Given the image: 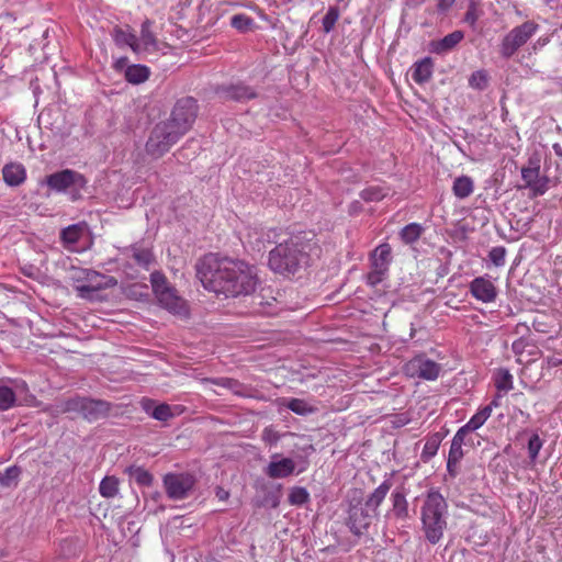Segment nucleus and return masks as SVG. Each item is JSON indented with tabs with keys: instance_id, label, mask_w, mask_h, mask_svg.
Wrapping results in <instances>:
<instances>
[{
	"instance_id": "1",
	"label": "nucleus",
	"mask_w": 562,
	"mask_h": 562,
	"mask_svg": "<svg viewBox=\"0 0 562 562\" xmlns=\"http://www.w3.org/2000/svg\"><path fill=\"white\" fill-rule=\"evenodd\" d=\"M196 273L203 286L226 297L252 293L258 283L256 268L243 260L204 256L196 266Z\"/></svg>"
},
{
	"instance_id": "2",
	"label": "nucleus",
	"mask_w": 562,
	"mask_h": 562,
	"mask_svg": "<svg viewBox=\"0 0 562 562\" xmlns=\"http://www.w3.org/2000/svg\"><path fill=\"white\" fill-rule=\"evenodd\" d=\"M312 245L293 236L277 245L269 254V267L277 273L290 276L310 265Z\"/></svg>"
},
{
	"instance_id": "3",
	"label": "nucleus",
	"mask_w": 562,
	"mask_h": 562,
	"mask_svg": "<svg viewBox=\"0 0 562 562\" xmlns=\"http://www.w3.org/2000/svg\"><path fill=\"white\" fill-rule=\"evenodd\" d=\"M420 522L425 539L437 544L448 526V503L439 491L431 488L426 493L420 507Z\"/></svg>"
},
{
	"instance_id": "4",
	"label": "nucleus",
	"mask_w": 562,
	"mask_h": 562,
	"mask_svg": "<svg viewBox=\"0 0 562 562\" xmlns=\"http://www.w3.org/2000/svg\"><path fill=\"white\" fill-rule=\"evenodd\" d=\"M150 282L154 293L162 307L176 315L186 316L188 314L186 301L177 294L161 272H153L150 274Z\"/></svg>"
},
{
	"instance_id": "5",
	"label": "nucleus",
	"mask_w": 562,
	"mask_h": 562,
	"mask_svg": "<svg viewBox=\"0 0 562 562\" xmlns=\"http://www.w3.org/2000/svg\"><path fill=\"white\" fill-rule=\"evenodd\" d=\"M60 411L63 413H75L89 422H94L109 414L110 404L101 400L75 397L64 402Z\"/></svg>"
},
{
	"instance_id": "6",
	"label": "nucleus",
	"mask_w": 562,
	"mask_h": 562,
	"mask_svg": "<svg viewBox=\"0 0 562 562\" xmlns=\"http://www.w3.org/2000/svg\"><path fill=\"white\" fill-rule=\"evenodd\" d=\"M539 25L533 21L515 26L502 40L501 55L505 58L512 57L521 46H524L538 31Z\"/></svg>"
},
{
	"instance_id": "7",
	"label": "nucleus",
	"mask_w": 562,
	"mask_h": 562,
	"mask_svg": "<svg viewBox=\"0 0 562 562\" xmlns=\"http://www.w3.org/2000/svg\"><path fill=\"white\" fill-rule=\"evenodd\" d=\"M392 262V248L387 243L380 244L370 255V271L366 280L370 286L381 283L389 274Z\"/></svg>"
},
{
	"instance_id": "8",
	"label": "nucleus",
	"mask_w": 562,
	"mask_h": 562,
	"mask_svg": "<svg viewBox=\"0 0 562 562\" xmlns=\"http://www.w3.org/2000/svg\"><path fill=\"white\" fill-rule=\"evenodd\" d=\"M196 111V101L193 98H183L176 103L171 116L166 123L180 136H183L192 126Z\"/></svg>"
},
{
	"instance_id": "9",
	"label": "nucleus",
	"mask_w": 562,
	"mask_h": 562,
	"mask_svg": "<svg viewBox=\"0 0 562 562\" xmlns=\"http://www.w3.org/2000/svg\"><path fill=\"white\" fill-rule=\"evenodd\" d=\"M181 136L166 122L155 126L147 143L146 151L153 157H160L176 144Z\"/></svg>"
},
{
	"instance_id": "10",
	"label": "nucleus",
	"mask_w": 562,
	"mask_h": 562,
	"mask_svg": "<svg viewBox=\"0 0 562 562\" xmlns=\"http://www.w3.org/2000/svg\"><path fill=\"white\" fill-rule=\"evenodd\" d=\"M44 182L55 192H65L67 190L79 192L87 184L85 177L71 169H64L52 173L45 178Z\"/></svg>"
},
{
	"instance_id": "11",
	"label": "nucleus",
	"mask_w": 562,
	"mask_h": 562,
	"mask_svg": "<svg viewBox=\"0 0 562 562\" xmlns=\"http://www.w3.org/2000/svg\"><path fill=\"white\" fill-rule=\"evenodd\" d=\"M404 372L409 378L435 381L440 375L441 366L425 355H417L405 363Z\"/></svg>"
},
{
	"instance_id": "12",
	"label": "nucleus",
	"mask_w": 562,
	"mask_h": 562,
	"mask_svg": "<svg viewBox=\"0 0 562 562\" xmlns=\"http://www.w3.org/2000/svg\"><path fill=\"white\" fill-rule=\"evenodd\" d=\"M27 384L23 380H0V411H8L16 405L19 396L26 394Z\"/></svg>"
},
{
	"instance_id": "13",
	"label": "nucleus",
	"mask_w": 562,
	"mask_h": 562,
	"mask_svg": "<svg viewBox=\"0 0 562 562\" xmlns=\"http://www.w3.org/2000/svg\"><path fill=\"white\" fill-rule=\"evenodd\" d=\"M167 495L172 499H183L194 486V477L184 473H169L164 477Z\"/></svg>"
},
{
	"instance_id": "14",
	"label": "nucleus",
	"mask_w": 562,
	"mask_h": 562,
	"mask_svg": "<svg viewBox=\"0 0 562 562\" xmlns=\"http://www.w3.org/2000/svg\"><path fill=\"white\" fill-rule=\"evenodd\" d=\"M374 517L376 516L359 501L349 506L347 526L353 535L361 536L370 527Z\"/></svg>"
},
{
	"instance_id": "15",
	"label": "nucleus",
	"mask_w": 562,
	"mask_h": 562,
	"mask_svg": "<svg viewBox=\"0 0 562 562\" xmlns=\"http://www.w3.org/2000/svg\"><path fill=\"white\" fill-rule=\"evenodd\" d=\"M469 291L482 303H492L497 297V289L487 276L474 278L469 284Z\"/></svg>"
},
{
	"instance_id": "16",
	"label": "nucleus",
	"mask_w": 562,
	"mask_h": 562,
	"mask_svg": "<svg viewBox=\"0 0 562 562\" xmlns=\"http://www.w3.org/2000/svg\"><path fill=\"white\" fill-rule=\"evenodd\" d=\"M295 471V462L291 458H281L280 454L271 456V461L266 469V474L271 479H283Z\"/></svg>"
},
{
	"instance_id": "17",
	"label": "nucleus",
	"mask_w": 562,
	"mask_h": 562,
	"mask_svg": "<svg viewBox=\"0 0 562 562\" xmlns=\"http://www.w3.org/2000/svg\"><path fill=\"white\" fill-rule=\"evenodd\" d=\"M140 405L148 415L160 422H167L180 413L179 406H170L166 403L157 405L156 402L150 398H143Z\"/></svg>"
},
{
	"instance_id": "18",
	"label": "nucleus",
	"mask_w": 562,
	"mask_h": 562,
	"mask_svg": "<svg viewBox=\"0 0 562 562\" xmlns=\"http://www.w3.org/2000/svg\"><path fill=\"white\" fill-rule=\"evenodd\" d=\"M72 279L76 282L81 281L87 285H102V290L115 284L113 278L87 269H76L74 271Z\"/></svg>"
},
{
	"instance_id": "19",
	"label": "nucleus",
	"mask_w": 562,
	"mask_h": 562,
	"mask_svg": "<svg viewBox=\"0 0 562 562\" xmlns=\"http://www.w3.org/2000/svg\"><path fill=\"white\" fill-rule=\"evenodd\" d=\"M464 37L462 31H453L439 41H432L429 45L430 52L442 55L454 48Z\"/></svg>"
},
{
	"instance_id": "20",
	"label": "nucleus",
	"mask_w": 562,
	"mask_h": 562,
	"mask_svg": "<svg viewBox=\"0 0 562 562\" xmlns=\"http://www.w3.org/2000/svg\"><path fill=\"white\" fill-rule=\"evenodd\" d=\"M392 487L391 480H384L367 498L366 506L373 513L379 515V507L385 499Z\"/></svg>"
},
{
	"instance_id": "21",
	"label": "nucleus",
	"mask_w": 562,
	"mask_h": 562,
	"mask_svg": "<svg viewBox=\"0 0 562 562\" xmlns=\"http://www.w3.org/2000/svg\"><path fill=\"white\" fill-rule=\"evenodd\" d=\"M113 40L117 46H128L134 53L139 54L138 37L131 31L130 26L125 29L116 27L113 32Z\"/></svg>"
},
{
	"instance_id": "22",
	"label": "nucleus",
	"mask_w": 562,
	"mask_h": 562,
	"mask_svg": "<svg viewBox=\"0 0 562 562\" xmlns=\"http://www.w3.org/2000/svg\"><path fill=\"white\" fill-rule=\"evenodd\" d=\"M139 53L143 52H156L158 49V42L154 33L151 32V22L145 20L140 26Z\"/></svg>"
},
{
	"instance_id": "23",
	"label": "nucleus",
	"mask_w": 562,
	"mask_h": 562,
	"mask_svg": "<svg viewBox=\"0 0 562 562\" xmlns=\"http://www.w3.org/2000/svg\"><path fill=\"white\" fill-rule=\"evenodd\" d=\"M434 71V63L430 57H425L413 66L412 78L417 83L429 81Z\"/></svg>"
},
{
	"instance_id": "24",
	"label": "nucleus",
	"mask_w": 562,
	"mask_h": 562,
	"mask_svg": "<svg viewBox=\"0 0 562 562\" xmlns=\"http://www.w3.org/2000/svg\"><path fill=\"white\" fill-rule=\"evenodd\" d=\"M491 415H492V405H486V406L480 408L470 418V420L464 426H462L459 430L467 436V434L481 428L485 424V422L491 417Z\"/></svg>"
},
{
	"instance_id": "25",
	"label": "nucleus",
	"mask_w": 562,
	"mask_h": 562,
	"mask_svg": "<svg viewBox=\"0 0 562 562\" xmlns=\"http://www.w3.org/2000/svg\"><path fill=\"white\" fill-rule=\"evenodd\" d=\"M2 176L7 184L11 187L19 186L25 180V168L21 164L5 165L2 169Z\"/></svg>"
},
{
	"instance_id": "26",
	"label": "nucleus",
	"mask_w": 562,
	"mask_h": 562,
	"mask_svg": "<svg viewBox=\"0 0 562 562\" xmlns=\"http://www.w3.org/2000/svg\"><path fill=\"white\" fill-rule=\"evenodd\" d=\"M391 514H393L398 519H406L408 517V503L403 490L397 488L393 491V493L391 494Z\"/></svg>"
},
{
	"instance_id": "27",
	"label": "nucleus",
	"mask_w": 562,
	"mask_h": 562,
	"mask_svg": "<svg viewBox=\"0 0 562 562\" xmlns=\"http://www.w3.org/2000/svg\"><path fill=\"white\" fill-rule=\"evenodd\" d=\"M82 235L83 227L79 224H74L61 231L60 238L67 249L75 250V247Z\"/></svg>"
},
{
	"instance_id": "28",
	"label": "nucleus",
	"mask_w": 562,
	"mask_h": 562,
	"mask_svg": "<svg viewBox=\"0 0 562 562\" xmlns=\"http://www.w3.org/2000/svg\"><path fill=\"white\" fill-rule=\"evenodd\" d=\"M474 191V182L468 176L457 177L452 184V192L458 199H465Z\"/></svg>"
},
{
	"instance_id": "29",
	"label": "nucleus",
	"mask_w": 562,
	"mask_h": 562,
	"mask_svg": "<svg viewBox=\"0 0 562 562\" xmlns=\"http://www.w3.org/2000/svg\"><path fill=\"white\" fill-rule=\"evenodd\" d=\"M149 75V68L144 65H131L125 69V79L133 85L145 82Z\"/></svg>"
},
{
	"instance_id": "30",
	"label": "nucleus",
	"mask_w": 562,
	"mask_h": 562,
	"mask_svg": "<svg viewBox=\"0 0 562 562\" xmlns=\"http://www.w3.org/2000/svg\"><path fill=\"white\" fill-rule=\"evenodd\" d=\"M465 435L460 430L457 431L454 437L452 438L449 457H448V469L451 468L452 464H457L463 457L462 445L464 442Z\"/></svg>"
},
{
	"instance_id": "31",
	"label": "nucleus",
	"mask_w": 562,
	"mask_h": 562,
	"mask_svg": "<svg viewBox=\"0 0 562 562\" xmlns=\"http://www.w3.org/2000/svg\"><path fill=\"white\" fill-rule=\"evenodd\" d=\"M75 290L80 299L98 301L100 300V291L102 290V285H87L80 281L75 285Z\"/></svg>"
},
{
	"instance_id": "32",
	"label": "nucleus",
	"mask_w": 562,
	"mask_h": 562,
	"mask_svg": "<svg viewBox=\"0 0 562 562\" xmlns=\"http://www.w3.org/2000/svg\"><path fill=\"white\" fill-rule=\"evenodd\" d=\"M424 232V227L418 223H411L402 228L400 232L401 239L405 244H413L417 241Z\"/></svg>"
},
{
	"instance_id": "33",
	"label": "nucleus",
	"mask_w": 562,
	"mask_h": 562,
	"mask_svg": "<svg viewBox=\"0 0 562 562\" xmlns=\"http://www.w3.org/2000/svg\"><path fill=\"white\" fill-rule=\"evenodd\" d=\"M227 97L236 101H245L256 97V92L244 85L232 86L227 89Z\"/></svg>"
},
{
	"instance_id": "34",
	"label": "nucleus",
	"mask_w": 562,
	"mask_h": 562,
	"mask_svg": "<svg viewBox=\"0 0 562 562\" xmlns=\"http://www.w3.org/2000/svg\"><path fill=\"white\" fill-rule=\"evenodd\" d=\"M100 494L105 498H112L119 493V480L115 476H105L99 486Z\"/></svg>"
},
{
	"instance_id": "35",
	"label": "nucleus",
	"mask_w": 562,
	"mask_h": 562,
	"mask_svg": "<svg viewBox=\"0 0 562 562\" xmlns=\"http://www.w3.org/2000/svg\"><path fill=\"white\" fill-rule=\"evenodd\" d=\"M132 251L135 261L144 268H148L154 261L153 252L148 248L133 247Z\"/></svg>"
},
{
	"instance_id": "36",
	"label": "nucleus",
	"mask_w": 562,
	"mask_h": 562,
	"mask_svg": "<svg viewBox=\"0 0 562 562\" xmlns=\"http://www.w3.org/2000/svg\"><path fill=\"white\" fill-rule=\"evenodd\" d=\"M521 177L528 187L535 189L540 194L544 192V189H539L537 186V179L539 177L538 168H522Z\"/></svg>"
},
{
	"instance_id": "37",
	"label": "nucleus",
	"mask_w": 562,
	"mask_h": 562,
	"mask_svg": "<svg viewBox=\"0 0 562 562\" xmlns=\"http://www.w3.org/2000/svg\"><path fill=\"white\" fill-rule=\"evenodd\" d=\"M285 406L297 415H307L314 412V408L301 398H291Z\"/></svg>"
},
{
	"instance_id": "38",
	"label": "nucleus",
	"mask_w": 562,
	"mask_h": 562,
	"mask_svg": "<svg viewBox=\"0 0 562 562\" xmlns=\"http://www.w3.org/2000/svg\"><path fill=\"white\" fill-rule=\"evenodd\" d=\"M254 20L246 14H235L231 19V25L239 32H247L251 29Z\"/></svg>"
},
{
	"instance_id": "39",
	"label": "nucleus",
	"mask_w": 562,
	"mask_h": 562,
	"mask_svg": "<svg viewBox=\"0 0 562 562\" xmlns=\"http://www.w3.org/2000/svg\"><path fill=\"white\" fill-rule=\"evenodd\" d=\"M495 386L499 391H509L513 389V376L508 370L501 369L497 372Z\"/></svg>"
},
{
	"instance_id": "40",
	"label": "nucleus",
	"mask_w": 562,
	"mask_h": 562,
	"mask_svg": "<svg viewBox=\"0 0 562 562\" xmlns=\"http://www.w3.org/2000/svg\"><path fill=\"white\" fill-rule=\"evenodd\" d=\"M339 9L337 7H330L325 16L323 18V30L325 33H329L334 30L336 22L339 19Z\"/></svg>"
},
{
	"instance_id": "41",
	"label": "nucleus",
	"mask_w": 562,
	"mask_h": 562,
	"mask_svg": "<svg viewBox=\"0 0 562 562\" xmlns=\"http://www.w3.org/2000/svg\"><path fill=\"white\" fill-rule=\"evenodd\" d=\"M387 191L382 187H369L361 192V198L368 202L381 201Z\"/></svg>"
},
{
	"instance_id": "42",
	"label": "nucleus",
	"mask_w": 562,
	"mask_h": 562,
	"mask_svg": "<svg viewBox=\"0 0 562 562\" xmlns=\"http://www.w3.org/2000/svg\"><path fill=\"white\" fill-rule=\"evenodd\" d=\"M469 86L476 90H483L487 86V74L485 70H476L469 78Z\"/></svg>"
},
{
	"instance_id": "43",
	"label": "nucleus",
	"mask_w": 562,
	"mask_h": 562,
	"mask_svg": "<svg viewBox=\"0 0 562 562\" xmlns=\"http://www.w3.org/2000/svg\"><path fill=\"white\" fill-rule=\"evenodd\" d=\"M439 445L440 439L438 438V436H432L431 438H429L425 442L422 451L423 460H429L430 458H432L437 453Z\"/></svg>"
},
{
	"instance_id": "44",
	"label": "nucleus",
	"mask_w": 562,
	"mask_h": 562,
	"mask_svg": "<svg viewBox=\"0 0 562 562\" xmlns=\"http://www.w3.org/2000/svg\"><path fill=\"white\" fill-rule=\"evenodd\" d=\"M130 474L140 485L148 486L153 482L151 474L143 468H131Z\"/></svg>"
},
{
	"instance_id": "45",
	"label": "nucleus",
	"mask_w": 562,
	"mask_h": 562,
	"mask_svg": "<svg viewBox=\"0 0 562 562\" xmlns=\"http://www.w3.org/2000/svg\"><path fill=\"white\" fill-rule=\"evenodd\" d=\"M20 475V470L16 467H10L5 470L3 474L0 475V484L2 486H11L13 483H16V480Z\"/></svg>"
},
{
	"instance_id": "46",
	"label": "nucleus",
	"mask_w": 562,
	"mask_h": 562,
	"mask_svg": "<svg viewBox=\"0 0 562 562\" xmlns=\"http://www.w3.org/2000/svg\"><path fill=\"white\" fill-rule=\"evenodd\" d=\"M542 445H543V442L537 434H533L529 438L528 454L532 462L537 459L538 453H539L540 449L542 448Z\"/></svg>"
},
{
	"instance_id": "47",
	"label": "nucleus",
	"mask_w": 562,
	"mask_h": 562,
	"mask_svg": "<svg viewBox=\"0 0 562 562\" xmlns=\"http://www.w3.org/2000/svg\"><path fill=\"white\" fill-rule=\"evenodd\" d=\"M289 501L293 505H302L308 501V493L304 487H295L291 491Z\"/></svg>"
},
{
	"instance_id": "48",
	"label": "nucleus",
	"mask_w": 562,
	"mask_h": 562,
	"mask_svg": "<svg viewBox=\"0 0 562 562\" xmlns=\"http://www.w3.org/2000/svg\"><path fill=\"white\" fill-rule=\"evenodd\" d=\"M506 249L502 246L493 247L488 252L490 260L496 266L505 265Z\"/></svg>"
},
{
	"instance_id": "49",
	"label": "nucleus",
	"mask_w": 562,
	"mask_h": 562,
	"mask_svg": "<svg viewBox=\"0 0 562 562\" xmlns=\"http://www.w3.org/2000/svg\"><path fill=\"white\" fill-rule=\"evenodd\" d=\"M261 439L269 446H273L276 445L279 439H280V435L278 434L277 430H274L272 427H266L263 430H262V434H261Z\"/></svg>"
},
{
	"instance_id": "50",
	"label": "nucleus",
	"mask_w": 562,
	"mask_h": 562,
	"mask_svg": "<svg viewBox=\"0 0 562 562\" xmlns=\"http://www.w3.org/2000/svg\"><path fill=\"white\" fill-rule=\"evenodd\" d=\"M215 384L221 385L223 387H227L232 390L234 393H239L240 384L238 381L228 379V378H221L214 381Z\"/></svg>"
},
{
	"instance_id": "51",
	"label": "nucleus",
	"mask_w": 562,
	"mask_h": 562,
	"mask_svg": "<svg viewBox=\"0 0 562 562\" xmlns=\"http://www.w3.org/2000/svg\"><path fill=\"white\" fill-rule=\"evenodd\" d=\"M465 22L470 23L471 25H473L476 20H477V14L475 12V8L473 5H471L468 10V12L465 13V18H464Z\"/></svg>"
},
{
	"instance_id": "52",
	"label": "nucleus",
	"mask_w": 562,
	"mask_h": 562,
	"mask_svg": "<svg viewBox=\"0 0 562 562\" xmlns=\"http://www.w3.org/2000/svg\"><path fill=\"white\" fill-rule=\"evenodd\" d=\"M547 364L548 367H559L562 364V359L558 357H549L547 358Z\"/></svg>"
},
{
	"instance_id": "53",
	"label": "nucleus",
	"mask_w": 562,
	"mask_h": 562,
	"mask_svg": "<svg viewBox=\"0 0 562 562\" xmlns=\"http://www.w3.org/2000/svg\"><path fill=\"white\" fill-rule=\"evenodd\" d=\"M456 0H439V9L447 10L450 8Z\"/></svg>"
},
{
	"instance_id": "54",
	"label": "nucleus",
	"mask_w": 562,
	"mask_h": 562,
	"mask_svg": "<svg viewBox=\"0 0 562 562\" xmlns=\"http://www.w3.org/2000/svg\"><path fill=\"white\" fill-rule=\"evenodd\" d=\"M549 42V38L548 37H540L537 40L536 44H535V48H541L543 47L544 45H547V43Z\"/></svg>"
},
{
	"instance_id": "55",
	"label": "nucleus",
	"mask_w": 562,
	"mask_h": 562,
	"mask_svg": "<svg viewBox=\"0 0 562 562\" xmlns=\"http://www.w3.org/2000/svg\"><path fill=\"white\" fill-rule=\"evenodd\" d=\"M127 63V58H120L115 61V68L116 69H122Z\"/></svg>"
},
{
	"instance_id": "56",
	"label": "nucleus",
	"mask_w": 562,
	"mask_h": 562,
	"mask_svg": "<svg viewBox=\"0 0 562 562\" xmlns=\"http://www.w3.org/2000/svg\"><path fill=\"white\" fill-rule=\"evenodd\" d=\"M553 149L557 155L562 156V147L559 144H554Z\"/></svg>"
},
{
	"instance_id": "57",
	"label": "nucleus",
	"mask_w": 562,
	"mask_h": 562,
	"mask_svg": "<svg viewBox=\"0 0 562 562\" xmlns=\"http://www.w3.org/2000/svg\"><path fill=\"white\" fill-rule=\"evenodd\" d=\"M227 495H228V494H227L226 492H222V491L217 493V496H218L221 499H225V498L227 497Z\"/></svg>"
},
{
	"instance_id": "58",
	"label": "nucleus",
	"mask_w": 562,
	"mask_h": 562,
	"mask_svg": "<svg viewBox=\"0 0 562 562\" xmlns=\"http://www.w3.org/2000/svg\"><path fill=\"white\" fill-rule=\"evenodd\" d=\"M490 405H492V408H493V407H497V406H498V401L495 398V400H493V401L491 402V404H490Z\"/></svg>"
}]
</instances>
